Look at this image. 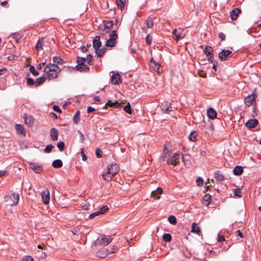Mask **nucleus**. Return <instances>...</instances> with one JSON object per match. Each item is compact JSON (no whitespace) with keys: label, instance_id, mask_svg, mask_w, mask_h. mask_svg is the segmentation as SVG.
<instances>
[{"label":"nucleus","instance_id":"obj_7","mask_svg":"<svg viewBox=\"0 0 261 261\" xmlns=\"http://www.w3.org/2000/svg\"><path fill=\"white\" fill-rule=\"evenodd\" d=\"M112 241V239L110 237H107L105 236L99 237L96 241V244L97 245L106 246L110 244Z\"/></svg>","mask_w":261,"mask_h":261},{"label":"nucleus","instance_id":"obj_33","mask_svg":"<svg viewBox=\"0 0 261 261\" xmlns=\"http://www.w3.org/2000/svg\"><path fill=\"white\" fill-rule=\"evenodd\" d=\"M150 64L152 67L154 68V70L159 73L160 72V65H159L152 58L150 60Z\"/></svg>","mask_w":261,"mask_h":261},{"label":"nucleus","instance_id":"obj_50","mask_svg":"<svg viewBox=\"0 0 261 261\" xmlns=\"http://www.w3.org/2000/svg\"><path fill=\"white\" fill-rule=\"evenodd\" d=\"M146 25L148 28H151L153 25V21L151 19H148L146 21Z\"/></svg>","mask_w":261,"mask_h":261},{"label":"nucleus","instance_id":"obj_45","mask_svg":"<svg viewBox=\"0 0 261 261\" xmlns=\"http://www.w3.org/2000/svg\"><path fill=\"white\" fill-rule=\"evenodd\" d=\"M30 71L35 75L37 76L39 75V72L35 69V67L33 65H31L30 67Z\"/></svg>","mask_w":261,"mask_h":261},{"label":"nucleus","instance_id":"obj_35","mask_svg":"<svg viewBox=\"0 0 261 261\" xmlns=\"http://www.w3.org/2000/svg\"><path fill=\"white\" fill-rule=\"evenodd\" d=\"M53 60L55 64H62L64 62L63 59L58 56L54 57Z\"/></svg>","mask_w":261,"mask_h":261},{"label":"nucleus","instance_id":"obj_15","mask_svg":"<svg viewBox=\"0 0 261 261\" xmlns=\"http://www.w3.org/2000/svg\"><path fill=\"white\" fill-rule=\"evenodd\" d=\"M15 128L17 133L18 135H21L25 136L26 135V132L24 126L20 124H16L15 125Z\"/></svg>","mask_w":261,"mask_h":261},{"label":"nucleus","instance_id":"obj_8","mask_svg":"<svg viewBox=\"0 0 261 261\" xmlns=\"http://www.w3.org/2000/svg\"><path fill=\"white\" fill-rule=\"evenodd\" d=\"M30 168L36 173L39 174L43 171V167L42 165L34 162H29Z\"/></svg>","mask_w":261,"mask_h":261},{"label":"nucleus","instance_id":"obj_30","mask_svg":"<svg viewBox=\"0 0 261 261\" xmlns=\"http://www.w3.org/2000/svg\"><path fill=\"white\" fill-rule=\"evenodd\" d=\"M212 201L211 195L209 194H206L204 195L203 198V203L206 205L210 204Z\"/></svg>","mask_w":261,"mask_h":261},{"label":"nucleus","instance_id":"obj_41","mask_svg":"<svg viewBox=\"0 0 261 261\" xmlns=\"http://www.w3.org/2000/svg\"><path fill=\"white\" fill-rule=\"evenodd\" d=\"M55 148V146L52 144H49L46 146L44 149V152L45 153H50L51 150Z\"/></svg>","mask_w":261,"mask_h":261},{"label":"nucleus","instance_id":"obj_10","mask_svg":"<svg viewBox=\"0 0 261 261\" xmlns=\"http://www.w3.org/2000/svg\"><path fill=\"white\" fill-rule=\"evenodd\" d=\"M172 34L175 36L174 39L176 41L183 39L185 36V34L183 33V30L180 28L174 29L172 32Z\"/></svg>","mask_w":261,"mask_h":261},{"label":"nucleus","instance_id":"obj_49","mask_svg":"<svg viewBox=\"0 0 261 261\" xmlns=\"http://www.w3.org/2000/svg\"><path fill=\"white\" fill-rule=\"evenodd\" d=\"M100 214V212H99V211H97L96 212H95L92 214H91L89 216V218L91 219H93L96 216H97L98 215H99Z\"/></svg>","mask_w":261,"mask_h":261},{"label":"nucleus","instance_id":"obj_62","mask_svg":"<svg viewBox=\"0 0 261 261\" xmlns=\"http://www.w3.org/2000/svg\"><path fill=\"white\" fill-rule=\"evenodd\" d=\"M220 253V251H215L213 250L210 251V253L212 255L217 256Z\"/></svg>","mask_w":261,"mask_h":261},{"label":"nucleus","instance_id":"obj_22","mask_svg":"<svg viewBox=\"0 0 261 261\" xmlns=\"http://www.w3.org/2000/svg\"><path fill=\"white\" fill-rule=\"evenodd\" d=\"M50 136L53 141H57L58 139V131L55 128H51L50 130Z\"/></svg>","mask_w":261,"mask_h":261},{"label":"nucleus","instance_id":"obj_53","mask_svg":"<svg viewBox=\"0 0 261 261\" xmlns=\"http://www.w3.org/2000/svg\"><path fill=\"white\" fill-rule=\"evenodd\" d=\"M152 38L149 35H148L146 37V42L148 45H150L152 42Z\"/></svg>","mask_w":261,"mask_h":261},{"label":"nucleus","instance_id":"obj_56","mask_svg":"<svg viewBox=\"0 0 261 261\" xmlns=\"http://www.w3.org/2000/svg\"><path fill=\"white\" fill-rule=\"evenodd\" d=\"M196 181L197 186H201L203 184V180L200 177H198L196 179Z\"/></svg>","mask_w":261,"mask_h":261},{"label":"nucleus","instance_id":"obj_55","mask_svg":"<svg viewBox=\"0 0 261 261\" xmlns=\"http://www.w3.org/2000/svg\"><path fill=\"white\" fill-rule=\"evenodd\" d=\"M85 62H86V58L82 57V58H77V63H80L81 64L82 63H85Z\"/></svg>","mask_w":261,"mask_h":261},{"label":"nucleus","instance_id":"obj_21","mask_svg":"<svg viewBox=\"0 0 261 261\" xmlns=\"http://www.w3.org/2000/svg\"><path fill=\"white\" fill-rule=\"evenodd\" d=\"M101 42L100 40V37L96 36L93 40V47L94 49H97L101 46Z\"/></svg>","mask_w":261,"mask_h":261},{"label":"nucleus","instance_id":"obj_24","mask_svg":"<svg viewBox=\"0 0 261 261\" xmlns=\"http://www.w3.org/2000/svg\"><path fill=\"white\" fill-rule=\"evenodd\" d=\"M76 69L80 71H86L89 70V68L85 63H77L76 66Z\"/></svg>","mask_w":261,"mask_h":261},{"label":"nucleus","instance_id":"obj_52","mask_svg":"<svg viewBox=\"0 0 261 261\" xmlns=\"http://www.w3.org/2000/svg\"><path fill=\"white\" fill-rule=\"evenodd\" d=\"M77 132L80 135V141L81 143H83L85 141V137L83 134L79 130H77Z\"/></svg>","mask_w":261,"mask_h":261},{"label":"nucleus","instance_id":"obj_1","mask_svg":"<svg viewBox=\"0 0 261 261\" xmlns=\"http://www.w3.org/2000/svg\"><path fill=\"white\" fill-rule=\"evenodd\" d=\"M61 69L57 64H49L44 68L45 74L38 78L35 82H44L48 79L52 80L57 77Z\"/></svg>","mask_w":261,"mask_h":261},{"label":"nucleus","instance_id":"obj_5","mask_svg":"<svg viewBox=\"0 0 261 261\" xmlns=\"http://www.w3.org/2000/svg\"><path fill=\"white\" fill-rule=\"evenodd\" d=\"M109 39L107 40L106 46L114 47L116 43V40L118 37L116 31L113 30L111 33L109 34Z\"/></svg>","mask_w":261,"mask_h":261},{"label":"nucleus","instance_id":"obj_14","mask_svg":"<svg viewBox=\"0 0 261 261\" xmlns=\"http://www.w3.org/2000/svg\"><path fill=\"white\" fill-rule=\"evenodd\" d=\"M232 53V51L228 49H223L219 54V58L222 61H225L227 57Z\"/></svg>","mask_w":261,"mask_h":261},{"label":"nucleus","instance_id":"obj_58","mask_svg":"<svg viewBox=\"0 0 261 261\" xmlns=\"http://www.w3.org/2000/svg\"><path fill=\"white\" fill-rule=\"evenodd\" d=\"M53 109L55 111L59 113H61L62 111L60 109V107L58 106L54 105L53 106Z\"/></svg>","mask_w":261,"mask_h":261},{"label":"nucleus","instance_id":"obj_18","mask_svg":"<svg viewBox=\"0 0 261 261\" xmlns=\"http://www.w3.org/2000/svg\"><path fill=\"white\" fill-rule=\"evenodd\" d=\"M24 120L25 123L29 126H32L34 123V118L30 115L25 114L24 115Z\"/></svg>","mask_w":261,"mask_h":261},{"label":"nucleus","instance_id":"obj_9","mask_svg":"<svg viewBox=\"0 0 261 261\" xmlns=\"http://www.w3.org/2000/svg\"><path fill=\"white\" fill-rule=\"evenodd\" d=\"M160 107L164 113L169 114L172 111L171 103L168 101H165L161 103Z\"/></svg>","mask_w":261,"mask_h":261},{"label":"nucleus","instance_id":"obj_11","mask_svg":"<svg viewBox=\"0 0 261 261\" xmlns=\"http://www.w3.org/2000/svg\"><path fill=\"white\" fill-rule=\"evenodd\" d=\"M110 75L111 76L110 82H122V75L118 72L112 71L110 72Z\"/></svg>","mask_w":261,"mask_h":261},{"label":"nucleus","instance_id":"obj_46","mask_svg":"<svg viewBox=\"0 0 261 261\" xmlns=\"http://www.w3.org/2000/svg\"><path fill=\"white\" fill-rule=\"evenodd\" d=\"M116 3L118 7L122 10L124 8V4L122 0H116Z\"/></svg>","mask_w":261,"mask_h":261},{"label":"nucleus","instance_id":"obj_54","mask_svg":"<svg viewBox=\"0 0 261 261\" xmlns=\"http://www.w3.org/2000/svg\"><path fill=\"white\" fill-rule=\"evenodd\" d=\"M101 153H102V151L99 148H96V155L97 158H100L102 156Z\"/></svg>","mask_w":261,"mask_h":261},{"label":"nucleus","instance_id":"obj_12","mask_svg":"<svg viewBox=\"0 0 261 261\" xmlns=\"http://www.w3.org/2000/svg\"><path fill=\"white\" fill-rule=\"evenodd\" d=\"M41 197L42 202L44 204H47L50 201V193L49 191L47 190H44L41 192Z\"/></svg>","mask_w":261,"mask_h":261},{"label":"nucleus","instance_id":"obj_16","mask_svg":"<svg viewBox=\"0 0 261 261\" xmlns=\"http://www.w3.org/2000/svg\"><path fill=\"white\" fill-rule=\"evenodd\" d=\"M214 176L218 183H221L225 179L224 175L218 170L214 172Z\"/></svg>","mask_w":261,"mask_h":261},{"label":"nucleus","instance_id":"obj_34","mask_svg":"<svg viewBox=\"0 0 261 261\" xmlns=\"http://www.w3.org/2000/svg\"><path fill=\"white\" fill-rule=\"evenodd\" d=\"M105 32L106 33H110L111 31V28H112L113 25V21L112 20L111 21H108L106 22L105 24Z\"/></svg>","mask_w":261,"mask_h":261},{"label":"nucleus","instance_id":"obj_43","mask_svg":"<svg viewBox=\"0 0 261 261\" xmlns=\"http://www.w3.org/2000/svg\"><path fill=\"white\" fill-rule=\"evenodd\" d=\"M57 147L60 151H62L65 148V143L63 141H60L57 144Z\"/></svg>","mask_w":261,"mask_h":261},{"label":"nucleus","instance_id":"obj_4","mask_svg":"<svg viewBox=\"0 0 261 261\" xmlns=\"http://www.w3.org/2000/svg\"><path fill=\"white\" fill-rule=\"evenodd\" d=\"M257 97V94L256 92V88H254L252 94L248 95L244 99V103L247 107H250L255 102V99Z\"/></svg>","mask_w":261,"mask_h":261},{"label":"nucleus","instance_id":"obj_42","mask_svg":"<svg viewBox=\"0 0 261 261\" xmlns=\"http://www.w3.org/2000/svg\"><path fill=\"white\" fill-rule=\"evenodd\" d=\"M124 110L126 112H127L129 114H132L131 107L129 102L124 107Z\"/></svg>","mask_w":261,"mask_h":261},{"label":"nucleus","instance_id":"obj_13","mask_svg":"<svg viewBox=\"0 0 261 261\" xmlns=\"http://www.w3.org/2000/svg\"><path fill=\"white\" fill-rule=\"evenodd\" d=\"M108 170L114 176L119 172V168L117 164H111L108 166Z\"/></svg>","mask_w":261,"mask_h":261},{"label":"nucleus","instance_id":"obj_31","mask_svg":"<svg viewBox=\"0 0 261 261\" xmlns=\"http://www.w3.org/2000/svg\"><path fill=\"white\" fill-rule=\"evenodd\" d=\"M94 49L95 50V53L97 57H101L105 54L106 48L105 47H102L101 48H98Z\"/></svg>","mask_w":261,"mask_h":261},{"label":"nucleus","instance_id":"obj_27","mask_svg":"<svg viewBox=\"0 0 261 261\" xmlns=\"http://www.w3.org/2000/svg\"><path fill=\"white\" fill-rule=\"evenodd\" d=\"M191 231L193 232H195L199 236L202 234V232L200 230V227L198 226V225L196 223H193L192 225Z\"/></svg>","mask_w":261,"mask_h":261},{"label":"nucleus","instance_id":"obj_60","mask_svg":"<svg viewBox=\"0 0 261 261\" xmlns=\"http://www.w3.org/2000/svg\"><path fill=\"white\" fill-rule=\"evenodd\" d=\"M22 261H33V258L30 256H26L23 258Z\"/></svg>","mask_w":261,"mask_h":261},{"label":"nucleus","instance_id":"obj_29","mask_svg":"<svg viewBox=\"0 0 261 261\" xmlns=\"http://www.w3.org/2000/svg\"><path fill=\"white\" fill-rule=\"evenodd\" d=\"M233 174L236 175H240L243 173V168L241 166H236L233 170Z\"/></svg>","mask_w":261,"mask_h":261},{"label":"nucleus","instance_id":"obj_26","mask_svg":"<svg viewBox=\"0 0 261 261\" xmlns=\"http://www.w3.org/2000/svg\"><path fill=\"white\" fill-rule=\"evenodd\" d=\"M43 45V39L42 38H39L36 44L35 48L38 51H39L42 49Z\"/></svg>","mask_w":261,"mask_h":261},{"label":"nucleus","instance_id":"obj_64","mask_svg":"<svg viewBox=\"0 0 261 261\" xmlns=\"http://www.w3.org/2000/svg\"><path fill=\"white\" fill-rule=\"evenodd\" d=\"M45 62H42L38 64L37 66L38 69H41L42 67L45 65Z\"/></svg>","mask_w":261,"mask_h":261},{"label":"nucleus","instance_id":"obj_48","mask_svg":"<svg viewBox=\"0 0 261 261\" xmlns=\"http://www.w3.org/2000/svg\"><path fill=\"white\" fill-rule=\"evenodd\" d=\"M109 210V207L107 205L103 206L100 210L99 211L100 214H103L106 213Z\"/></svg>","mask_w":261,"mask_h":261},{"label":"nucleus","instance_id":"obj_38","mask_svg":"<svg viewBox=\"0 0 261 261\" xmlns=\"http://www.w3.org/2000/svg\"><path fill=\"white\" fill-rule=\"evenodd\" d=\"M189 139L190 141L195 142L197 139L196 132L195 131H193L191 133L189 136Z\"/></svg>","mask_w":261,"mask_h":261},{"label":"nucleus","instance_id":"obj_2","mask_svg":"<svg viewBox=\"0 0 261 261\" xmlns=\"http://www.w3.org/2000/svg\"><path fill=\"white\" fill-rule=\"evenodd\" d=\"M19 199V195L15 192L11 193L5 197V201L10 205H16Z\"/></svg>","mask_w":261,"mask_h":261},{"label":"nucleus","instance_id":"obj_23","mask_svg":"<svg viewBox=\"0 0 261 261\" xmlns=\"http://www.w3.org/2000/svg\"><path fill=\"white\" fill-rule=\"evenodd\" d=\"M163 190L161 187H158L155 190L152 191L151 192V195L152 197L155 198L156 199H159L160 196L158 195H160L162 193Z\"/></svg>","mask_w":261,"mask_h":261},{"label":"nucleus","instance_id":"obj_40","mask_svg":"<svg viewBox=\"0 0 261 261\" xmlns=\"http://www.w3.org/2000/svg\"><path fill=\"white\" fill-rule=\"evenodd\" d=\"M106 105H109L111 107L114 106L116 108H119L120 107V104L117 101H115V102H113L112 101L109 100Z\"/></svg>","mask_w":261,"mask_h":261},{"label":"nucleus","instance_id":"obj_61","mask_svg":"<svg viewBox=\"0 0 261 261\" xmlns=\"http://www.w3.org/2000/svg\"><path fill=\"white\" fill-rule=\"evenodd\" d=\"M225 241L224 237L223 236H220L218 235V238H217V241L218 242H221Z\"/></svg>","mask_w":261,"mask_h":261},{"label":"nucleus","instance_id":"obj_39","mask_svg":"<svg viewBox=\"0 0 261 261\" xmlns=\"http://www.w3.org/2000/svg\"><path fill=\"white\" fill-rule=\"evenodd\" d=\"M168 220L170 224L175 225L177 223V220L175 217L173 215H171L168 218Z\"/></svg>","mask_w":261,"mask_h":261},{"label":"nucleus","instance_id":"obj_19","mask_svg":"<svg viewBox=\"0 0 261 261\" xmlns=\"http://www.w3.org/2000/svg\"><path fill=\"white\" fill-rule=\"evenodd\" d=\"M204 52L206 56L208 57V60L212 59L214 57L213 48L211 46H207L205 47Z\"/></svg>","mask_w":261,"mask_h":261},{"label":"nucleus","instance_id":"obj_59","mask_svg":"<svg viewBox=\"0 0 261 261\" xmlns=\"http://www.w3.org/2000/svg\"><path fill=\"white\" fill-rule=\"evenodd\" d=\"M81 155H82V160L84 161H85L87 159V157L86 155L84 153V149H82Z\"/></svg>","mask_w":261,"mask_h":261},{"label":"nucleus","instance_id":"obj_25","mask_svg":"<svg viewBox=\"0 0 261 261\" xmlns=\"http://www.w3.org/2000/svg\"><path fill=\"white\" fill-rule=\"evenodd\" d=\"M207 115L208 117H209L211 119H213L216 118L217 113L214 109L209 108L207 110Z\"/></svg>","mask_w":261,"mask_h":261},{"label":"nucleus","instance_id":"obj_17","mask_svg":"<svg viewBox=\"0 0 261 261\" xmlns=\"http://www.w3.org/2000/svg\"><path fill=\"white\" fill-rule=\"evenodd\" d=\"M258 123V121L256 119L249 120L246 123V126L249 128H254Z\"/></svg>","mask_w":261,"mask_h":261},{"label":"nucleus","instance_id":"obj_28","mask_svg":"<svg viewBox=\"0 0 261 261\" xmlns=\"http://www.w3.org/2000/svg\"><path fill=\"white\" fill-rule=\"evenodd\" d=\"M102 178L106 181H110L112 180L114 176L110 173V172L107 170V172L103 173L102 175Z\"/></svg>","mask_w":261,"mask_h":261},{"label":"nucleus","instance_id":"obj_20","mask_svg":"<svg viewBox=\"0 0 261 261\" xmlns=\"http://www.w3.org/2000/svg\"><path fill=\"white\" fill-rule=\"evenodd\" d=\"M241 12L240 9L236 8L233 9L230 13V16L232 20H236L239 14Z\"/></svg>","mask_w":261,"mask_h":261},{"label":"nucleus","instance_id":"obj_44","mask_svg":"<svg viewBox=\"0 0 261 261\" xmlns=\"http://www.w3.org/2000/svg\"><path fill=\"white\" fill-rule=\"evenodd\" d=\"M233 193L236 196H237L238 197H242V195L241 194V189H234L233 190Z\"/></svg>","mask_w":261,"mask_h":261},{"label":"nucleus","instance_id":"obj_51","mask_svg":"<svg viewBox=\"0 0 261 261\" xmlns=\"http://www.w3.org/2000/svg\"><path fill=\"white\" fill-rule=\"evenodd\" d=\"M93 56L91 55H88L86 58V61L89 65L92 64Z\"/></svg>","mask_w":261,"mask_h":261},{"label":"nucleus","instance_id":"obj_6","mask_svg":"<svg viewBox=\"0 0 261 261\" xmlns=\"http://www.w3.org/2000/svg\"><path fill=\"white\" fill-rule=\"evenodd\" d=\"M180 153L178 152L174 153L172 156L169 158L167 161L168 165L173 166L177 165L179 163Z\"/></svg>","mask_w":261,"mask_h":261},{"label":"nucleus","instance_id":"obj_37","mask_svg":"<svg viewBox=\"0 0 261 261\" xmlns=\"http://www.w3.org/2000/svg\"><path fill=\"white\" fill-rule=\"evenodd\" d=\"M163 239L166 242H169L172 240V236L170 233H166L163 234Z\"/></svg>","mask_w":261,"mask_h":261},{"label":"nucleus","instance_id":"obj_36","mask_svg":"<svg viewBox=\"0 0 261 261\" xmlns=\"http://www.w3.org/2000/svg\"><path fill=\"white\" fill-rule=\"evenodd\" d=\"M80 111L79 110L77 111L75 114H74L73 118V121L74 124H77L80 120Z\"/></svg>","mask_w":261,"mask_h":261},{"label":"nucleus","instance_id":"obj_57","mask_svg":"<svg viewBox=\"0 0 261 261\" xmlns=\"http://www.w3.org/2000/svg\"><path fill=\"white\" fill-rule=\"evenodd\" d=\"M219 38L222 40L224 41L225 40L226 36L223 33H220L219 34Z\"/></svg>","mask_w":261,"mask_h":261},{"label":"nucleus","instance_id":"obj_63","mask_svg":"<svg viewBox=\"0 0 261 261\" xmlns=\"http://www.w3.org/2000/svg\"><path fill=\"white\" fill-rule=\"evenodd\" d=\"M7 72V70L6 68H3L0 69V75L5 74Z\"/></svg>","mask_w":261,"mask_h":261},{"label":"nucleus","instance_id":"obj_32","mask_svg":"<svg viewBox=\"0 0 261 261\" xmlns=\"http://www.w3.org/2000/svg\"><path fill=\"white\" fill-rule=\"evenodd\" d=\"M52 166L55 168H60L63 166L62 161L60 159L55 160L53 161Z\"/></svg>","mask_w":261,"mask_h":261},{"label":"nucleus","instance_id":"obj_47","mask_svg":"<svg viewBox=\"0 0 261 261\" xmlns=\"http://www.w3.org/2000/svg\"><path fill=\"white\" fill-rule=\"evenodd\" d=\"M42 83H27V85L29 87L32 88L34 85H35V87H37Z\"/></svg>","mask_w":261,"mask_h":261},{"label":"nucleus","instance_id":"obj_3","mask_svg":"<svg viewBox=\"0 0 261 261\" xmlns=\"http://www.w3.org/2000/svg\"><path fill=\"white\" fill-rule=\"evenodd\" d=\"M117 248L114 247H110L108 248H103L96 253V256L99 258H105L110 254L115 253Z\"/></svg>","mask_w":261,"mask_h":261}]
</instances>
